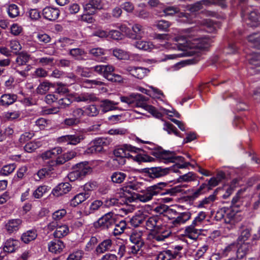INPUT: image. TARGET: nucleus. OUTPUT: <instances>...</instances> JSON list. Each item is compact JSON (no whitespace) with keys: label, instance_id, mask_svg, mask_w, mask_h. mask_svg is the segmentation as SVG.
Here are the masks:
<instances>
[{"label":"nucleus","instance_id":"f257e3e1","mask_svg":"<svg viewBox=\"0 0 260 260\" xmlns=\"http://www.w3.org/2000/svg\"><path fill=\"white\" fill-rule=\"evenodd\" d=\"M186 34L177 37L176 40L179 42L177 47L179 50L186 51L184 54L175 55L182 56L187 55H192L197 52L196 50H205L210 45L211 41L209 38H200L195 36L192 29L187 30Z\"/></svg>","mask_w":260,"mask_h":260},{"label":"nucleus","instance_id":"f03ea898","mask_svg":"<svg viewBox=\"0 0 260 260\" xmlns=\"http://www.w3.org/2000/svg\"><path fill=\"white\" fill-rule=\"evenodd\" d=\"M165 182H159L152 186H149L145 190H141L140 193H134L132 197H126L125 203L128 204L137 200L142 202H147L152 200L153 196L158 194L165 195L169 194L171 196H175L177 193L182 191L180 186H176L168 189L165 191H162V189L167 186Z\"/></svg>","mask_w":260,"mask_h":260},{"label":"nucleus","instance_id":"7ed1b4c3","mask_svg":"<svg viewBox=\"0 0 260 260\" xmlns=\"http://www.w3.org/2000/svg\"><path fill=\"white\" fill-rule=\"evenodd\" d=\"M120 100L121 102L126 104L128 107L142 108L156 118H160L162 115L155 107L147 105L146 98L141 94L133 93L128 96H121Z\"/></svg>","mask_w":260,"mask_h":260},{"label":"nucleus","instance_id":"20e7f679","mask_svg":"<svg viewBox=\"0 0 260 260\" xmlns=\"http://www.w3.org/2000/svg\"><path fill=\"white\" fill-rule=\"evenodd\" d=\"M142 150L131 145L125 144L116 148L113 152L116 157L122 158H131L133 160L139 162H150L153 158L147 155H142L140 152Z\"/></svg>","mask_w":260,"mask_h":260},{"label":"nucleus","instance_id":"39448f33","mask_svg":"<svg viewBox=\"0 0 260 260\" xmlns=\"http://www.w3.org/2000/svg\"><path fill=\"white\" fill-rule=\"evenodd\" d=\"M207 214L204 211L199 212L197 216L189 226L186 228L185 233L186 236L190 239L197 240L201 231L202 225L205 221Z\"/></svg>","mask_w":260,"mask_h":260},{"label":"nucleus","instance_id":"423d86ee","mask_svg":"<svg viewBox=\"0 0 260 260\" xmlns=\"http://www.w3.org/2000/svg\"><path fill=\"white\" fill-rule=\"evenodd\" d=\"M91 168L88 162L78 163L74 168V170L69 173L68 177L70 181L81 180L91 172Z\"/></svg>","mask_w":260,"mask_h":260},{"label":"nucleus","instance_id":"0eeeda50","mask_svg":"<svg viewBox=\"0 0 260 260\" xmlns=\"http://www.w3.org/2000/svg\"><path fill=\"white\" fill-rule=\"evenodd\" d=\"M145 224L147 230L156 233H163L165 231L162 220L158 216L146 218Z\"/></svg>","mask_w":260,"mask_h":260},{"label":"nucleus","instance_id":"6e6552de","mask_svg":"<svg viewBox=\"0 0 260 260\" xmlns=\"http://www.w3.org/2000/svg\"><path fill=\"white\" fill-rule=\"evenodd\" d=\"M110 143L109 141L104 138H98L91 141L85 153L87 154L101 152L104 150V147L107 146Z\"/></svg>","mask_w":260,"mask_h":260},{"label":"nucleus","instance_id":"1a4fd4ad","mask_svg":"<svg viewBox=\"0 0 260 260\" xmlns=\"http://www.w3.org/2000/svg\"><path fill=\"white\" fill-rule=\"evenodd\" d=\"M153 155L164 160L165 163L173 162L175 161H183L184 158L181 156H177L174 152L159 150L153 152Z\"/></svg>","mask_w":260,"mask_h":260},{"label":"nucleus","instance_id":"9d476101","mask_svg":"<svg viewBox=\"0 0 260 260\" xmlns=\"http://www.w3.org/2000/svg\"><path fill=\"white\" fill-rule=\"evenodd\" d=\"M125 73H128L133 77L142 79L149 73V70L146 68L135 66H127L124 69Z\"/></svg>","mask_w":260,"mask_h":260},{"label":"nucleus","instance_id":"9b49d317","mask_svg":"<svg viewBox=\"0 0 260 260\" xmlns=\"http://www.w3.org/2000/svg\"><path fill=\"white\" fill-rule=\"evenodd\" d=\"M114 223L115 220L113 217V214L109 212L101 217L94 223V225L96 228L104 230L109 229L114 225Z\"/></svg>","mask_w":260,"mask_h":260},{"label":"nucleus","instance_id":"f8f14e48","mask_svg":"<svg viewBox=\"0 0 260 260\" xmlns=\"http://www.w3.org/2000/svg\"><path fill=\"white\" fill-rule=\"evenodd\" d=\"M181 251H183V253H184L183 247L181 246H176L173 250H168L160 252L157 256V260H171L172 258H176L177 256L181 257Z\"/></svg>","mask_w":260,"mask_h":260},{"label":"nucleus","instance_id":"ddd939ff","mask_svg":"<svg viewBox=\"0 0 260 260\" xmlns=\"http://www.w3.org/2000/svg\"><path fill=\"white\" fill-rule=\"evenodd\" d=\"M91 69L107 79L110 74L114 72V67L111 64H99L91 68Z\"/></svg>","mask_w":260,"mask_h":260},{"label":"nucleus","instance_id":"4468645a","mask_svg":"<svg viewBox=\"0 0 260 260\" xmlns=\"http://www.w3.org/2000/svg\"><path fill=\"white\" fill-rule=\"evenodd\" d=\"M170 170V168L152 167L148 168L146 172L150 178L154 179L167 175L169 173Z\"/></svg>","mask_w":260,"mask_h":260},{"label":"nucleus","instance_id":"2eb2a0df","mask_svg":"<svg viewBox=\"0 0 260 260\" xmlns=\"http://www.w3.org/2000/svg\"><path fill=\"white\" fill-rule=\"evenodd\" d=\"M67 214V211L65 209H62L58 210L52 213V218L53 221L49 222L47 225L48 229L52 231L58 225V222Z\"/></svg>","mask_w":260,"mask_h":260},{"label":"nucleus","instance_id":"dca6fc26","mask_svg":"<svg viewBox=\"0 0 260 260\" xmlns=\"http://www.w3.org/2000/svg\"><path fill=\"white\" fill-rule=\"evenodd\" d=\"M132 32L129 34V38L133 40L141 39L146 36V28L139 24H135L132 26Z\"/></svg>","mask_w":260,"mask_h":260},{"label":"nucleus","instance_id":"f3484780","mask_svg":"<svg viewBox=\"0 0 260 260\" xmlns=\"http://www.w3.org/2000/svg\"><path fill=\"white\" fill-rule=\"evenodd\" d=\"M59 10L51 7H46L43 10L42 14L44 17L50 21L55 20L59 16Z\"/></svg>","mask_w":260,"mask_h":260},{"label":"nucleus","instance_id":"a211bd4d","mask_svg":"<svg viewBox=\"0 0 260 260\" xmlns=\"http://www.w3.org/2000/svg\"><path fill=\"white\" fill-rule=\"evenodd\" d=\"M248 14V21L249 22H247V24L250 25L251 27H256L259 24V15L257 12L255 10L251 11L250 13L246 12L244 10H242V15L244 16Z\"/></svg>","mask_w":260,"mask_h":260},{"label":"nucleus","instance_id":"6ab92c4d","mask_svg":"<svg viewBox=\"0 0 260 260\" xmlns=\"http://www.w3.org/2000/svg\"><path fill=\"white\" fill-rule=\"evenodd\" d=\"M71 189V185L68 182L61 183L54 188L52 193L54 196L59 197L69 192Z\"/></svg>","mask_w":260,"mask_h":260},{"label":"nucleus","instance_id":"aec40b11","mask_svg":"<svg viewBox=\"0 0 260 260\" xmlns=\"http://www.w3.org/2000/svg\"><path fill=\"white\" fill-rule=\"evenodd\" d=\"M118 104V103L113 101L105 99L100 102V107L102 112L106 113L110 111L116 110L117 109L116 106Z\"/></svg>","mask_w":260,"mask_h":260},{"label":"nucleus","instance_id":"412c9836","mask_svg":"<svg viewBox=\"0 0 260 260\" xmlns=\"http://www.w3.org/2000/svg\"><path fill=\"white\" fill-rule=\"evenodd\" d=\"M75 100L77 102L90 103L96 101L98 98L93 93L83 92L75 97Z\"/></svg>","mask_w":260,"mask_h":260},{"label":"nucleus","instance_id":"4be33fe9","mask_svg":"<svg viewBox=\"0 0 260 260\" xmlns=\"http://www.w3.org/2000/svg\"><path fill=\"white\" fill-rule=\"evenodd\" d=\"M62 152V148L60 147H54V148L47 150L41 154V157L44 160L50 158L56 157L58 155L61 154Z\"/></svg>","mask_w":260,"mask_h":260},{"label":"nucleus","instance_id":"5701e85b","mask_svg":"<svg viewBox=\"0 0 260 260\" xmlns=\"http://www.w3.org/2000/svg\"><path fill=\"white\" fill-rule=\"evenodd\" d=\"M89 53L94 57L99 62H104L108 58L107 57L103 56L105 54V50L101 48H92L89 51Z\"/></svg>","mask_w":260,"mask_h":260},{"label":"nucleus","instance_id":"b1692460","mask_svg":"<svg viewBox=\"0 0 260 260\" xmlns=\"http://www.w3.org/2000/svg\"><path fill=\"white\" fill-rule=\"evenodd\" d=\"M22 223V220L17 218L9 220L6 224L5 227L7 232L9 233L17 231Z\"/></svg>","mask_w":260,"mask_h":260},{"label":"nucleus","instance_id":"393cba45","mask_svg":"<svg viewBox=\"0 0 260 260\" xmlns=\"http://www.w3.org/2000/svg\"><path fill=\"white\" fill-rule=\"evenodd\" d=\"M90 196L89 192H81L76 194L70 202L71 205L76 207L88 199Z\"/></svg>","mask_w":260,"mask_h":260},{"label":"nucleus","instance_id":"a878e982","mask_svg":"<svg viewBox=\"0 0 260 260\" xmlns=\"http://www.w3.org/2000/svg\"><path fill=\"white\" fill-rule=\"evenodd\" d=\"M17 98V95L14 94H4L1 97L0 103L2 106H9L13 104Z\"/></svg>","mask_w":260,"mask_h":260},{"label":"nucleus","instance_id":"bb28decb","mask_svg":"<svg viewBox=\"0 0 260 260\" xmlns=\"http://www.w3.org/2000/svg\"><path fill=\"white\" fill-rule=\"evenodd\" d=\"M191 217V213L189 212H182L173 220L172 223L175 225H180L185 223Z\"/></svg>","mask_w":260,"mask_h":260},{"label":"nucleus","instance_id":"cd10ccee","mask_svg":"<svg viewBox=\"0 0 260 260\" xmlns=\"http://www.w3.org/2000/svg\"><path fill=\"white\" fill-rule=\"evenodd\" d=\"M56 230L53 235L55 238H61L67 235L69 233V228L66 224H60L55 228Z\"/></svg>","mask_w":260,"mask_h":260},{"label":"nucleus","instance_id":"c85d7f7f","mask_svg":"<svg viewBox=\"0 0 260 260\" xmlns=\"http://www.w3.org/2000/svg\"><path fill=\"white\" fill-rule=\"evenodd\" d=\"M212 2L209 0H202L198 2L189 6V10L191 12H196L203 8V5L209 6Z\"/></svg>","mask_w":260,"mask_h":260},{"label":"nucleus","instance_id":"c756f323","mask_svg":"<svg viewBox=\"0 0 260 260\" xmlns=\"http://www.w3.org/2000/svg\"><path fill=\"white\" fill-rule=\"evenodd\" d=\"M37 237V232L31 230L24 233L21 236V240L24 243H28L34 241Z\"/></svg>","mask_w":260,"mask_h":260},{"label":"nucleus","instance_id":"7c9ffc66","mask_svg":"<svg viewBox=\"0 0 260 260\" xmlns=\"http://www.w3.org/2000/svg\"><path fill=\"white\" fill-rule=\"evenodd\" d=\"M103 8V5L101 0H90L84 6L86 11H89L91 9L101 10Z\"/></svg>","mask_w":260,"mask_h":260},{"label":"nucleus","instance_id":"2f4dec72","mask_svg":"<svg viewBox=\"0 0 260 260\" xmlns=\"http://www.w3.org/2000/svg\"><path fill=\"white\" fill-rule=\"evenodd\" d=\"M216 199L215 194H211L207 198L199 201L198 202L197 207L198 208H206L209 205L212 204Z\"/></svg>","mask_w":260,"mask_h":260},{"label":"nucleus","instance_id":"473e14b6","mask_svg":"<svg viewBox=\"0 0 260 260\" xmlns=\"http://www.w3.org/2000/svg\"><path fill=\"white\" fill-rule=\"evenodd\" d=\"M30 59V55L26 53L21 52L16 57L15 62L18 66L26 64Z\"/></svg>","mask_w":260,"mask_h":260},{"label":"nucleus","instance_id":"72a5a7b5","mask_svg":"<svg viewBox=\"0 0 260 260\" xmlns=\"http://www.w3.org/2000/svg\"><path fill=\"white\" fill-rule=\"evenodd\" d=\"M120 249L126 250L129 254H138L141 253L140 245H127L126 246L122 245Z\"/></svg>","mask_w":260,"mask_h":260},{"label":"nucleus","instance_id":"f704fd0d","mask_svg":"<svg viewBox=\"0 0 260 260\" xmlns=\"http://www.w3.org/2000/svg\"><path fill=\"white\" fill-rule=\"evenodd\" d=\"M126 177V174L119 171L114 172L111 176V179L112 182L117 184H120L123 182Z\"/></svg>","mask_w":260,"mask_h":260},{"label":"nucleus","instance_id":"c9c22d12","mask_svg":"<svg viewBox=\"0 0 260 260\" xmlns=\"http://www.w3.org/2000/svg\"><path fill=\"white\" fill-rule=\"evenodd\" d=\"M42 146L41 141L35 140L27 143L24 147V150L28 153L35 151Z\"/></svg>","mask_w":260,"mask_h":260},{"label":"nucleus","instance_id":"e433bc0d","mask_svg":"<svg viewBox=\"0 0 260 260\" xmlns=\"http://www.w3.org/2000/svg\"><path fill=\"white\" fill-rule=\"evenodd\" d=\"M113 54L118 59H128L129 58V52L118 48L113 49Z\"/></svg>","mask_w":260,"mask_h":260},{"label":"nucleus","instance_id":"4c0bfd02","mask_svg":"<svg viewBox=\"0 0 260 260\" xmlns=\"http://www.w3.org/2000/svg\"><path fill=\"white\" fill-rule=\"evenodd\" d=\"M146 217L144 214H138L133 216L130 222L132 225L134 227L139 226L141 224L145 223Z\"/></svg>","mask_w":260,"mask_h":260},{"label":"nucleus","instance_id":"58836bf2","mask_svg":"<svg viewBox=\"0 0 260 260\" xmlns=\"http://www.w3.org/2000/svg\"><path fill=\"white\" fill-rule=\"evenodd\" d=\"M16 168L15 163L5 165L0 170V176H6L12 173Z\"/></svg>","mask_w":260,"mask_h":260},{"label":"nucleus","instance_id":"ea45409f","mask_svg":"<svg viewBox=\"0 0 260 260\" xmlns=\"http://www.w3.org/2000/svg\"><path fill=\"white\" fill-rule=\"evenodd\" d=\"M231 250L230 245L225 247L224 248H221L218 253L213 254L209 260H219L220 257L226 256L228 255V252Z\"/></svg>","mask_w":260,"mask_h":260},{"label":"nucleus","instance_id":"a19ab883","mask_svg":"<svg viewBox=\"0 0 260 260\" xmlns=\"http://www.w3.org/2000/svg\"><path fill=\"white\" fill-rule=\"evenodd\" d=\"M135 46L139 49L144 51H149L153 48V45L151 42L144 41H138L136 42Z\"/></svg>","mask_w":260,"mask_h":260},{"label":"nucleus","instance_id":"79ce46f5","mask_svg":"<svg viewBox=\"0 0 260 260\" xmlns=\"http://www.w3.org/2000/svg\"><path fill=\"white\" fill-rule=\"evenodd\" d=\"M51 170V168H44L40 169L37 174L34 175V179L36 181H39L46 176L50 175Z\"/></svg>","mask_w":260,"mask_h":260},{"label":"nucleus","instance_id":"37998d69","mask_svg":"<svg viewBox=\"0 0 260 260\" xmlns=\"http://www.w3.org/2000/svg\"><path fill=\"white\" fill-rule=\"evenodd\" d=\"M113 234L114 236H118L122 234L126 228V224L125 221L122 220L118 223L113 225Z\"/></svg>","mask_w":260,"mask_h":260},{"label":"nucleus","instance_id":"c03bdc74","mask_svg":"<svg viewBox=\"0 0 260 260\" xmlns=\"http://www.w3.org/2000/svg\"><path fill=\"white\" fill-rule=\"evenodd\" d=\"M248 41L253 47L260 50V32L254 33L248 37Z\"/></svg>","mask_w":260,"mask_h":260},{"label":"nucleus","instance_id":"a18cd8bd","mask_svg":"<svg viewBox=\"0 0 260 260\" xmlns=\"http://www.w3.org/2000/svg\"><path fill=\"white\" fill-rule=\"evenodd\" d=\"M250 236V230L248 228H243L237 239L238 244H244Z\"/></svg>","mask_w":260,"mask_h":260},{"label":"nucleus","instance_id":"49530a36","mask_svg":"<svg viewBox=\"0 0 260 260\" xmlns=\"http://www.w3.org/2000/svg\"><path fill=\"white\" fill-rule=\"evenodd\" d=\"M143 235L141 232H134L129 237L130 241L133 244H144Z\"/></svg>","mask_w":260,"mask_h":260},{"label":"nucleus","instance_id":"de8ad7c7","mask_svg":"<svg viewBox=\"0 0 260 260\" xmlns=\"http://www.w3.org/2000/svg\"><path fill=\"white\" fill-rule=\"evenodd\" d=\"M69 144L76 145L84 139V136L81 134L69 135Z\"/></svg>","mask_w":260,"mask_h":260},{"label":"nucleus","instance_id":"09e8293b","mask_svg":"<svg viewBox=\"0 0 260 260\" xmlns=\"http://www.w3.org/2000/svg\"><path fill=\"white\" fill-rule=\"evenodd\" d=\"M50 189L48 186L42 185L39 186L33 192L32 196L36 199L41 198L45 193Z\"/></svg>","mask_w":260,"mask_h":260},{"label":"nucleus","instance_id":"8fccbe9b","mask_svg":"<svg viewBox=\"0 0 260 260\" xmlns=\"http://www.w3.org/2000/svg\"><path fill=\"white\" fill-rule=\"evenodd\" d=\"M196 179V174L192 172H189L184 175L180 176L178 179V182H189L194 181Z\"/></svg>","mask_w":260,"mask_h":260},{"label":"nucleus","instance_id":"3c124183","mask_svg":"<svg viewBox=\"0 0 260 260\" xmlns=\"http://www.w3.org/2000/svg\"><path fill=\"white\" fill-rule=\"evenodd\" d=\"M51 86V84L49 82H43L38 86L36 91L39 94H44L49 90Z\"/></svg>","mask_w":260,"mask_h":260},{"label":"nucleus","instance_id":"603ef678","mask_svg":"<svg viewBox=\"0 0 260 260\" xmlns=\"http://www.w3.org/2000/svg\"><path fill=\"white\" fill-rule=\"evenodd\" d=\"M248 59L250 63L256 66L257 67H260V63L257 62L260 60V51H257L253 53L251 55L248 56Z\"/></svg>","mask_w":260,"mask_h":260},{"label":"nucleus","instance_id":"864d4df0","mask_svg":"<svg viewBox=\"0 0 260 260\" xmlns=\"http://www.w3.org/2000/svg\"><path fill=\"white\" fill-rule=\"evenodd\" d=\"M202 24L205 27L204 29L206 28V31L209 32H212L216 30L217 24H215L210 19L204 20Z\"/></svg>","mask_w":260,"mask_h":260},{"label":"nucleus","instance_id":"5fc2aeb1","mask_svg":"<svg viewBox=\"0 0 260 260\" xmlns=\"http://www.w3.org/2000/svg\"><path fill=\"white\" fill-rule=\"evenodd\" d=\"M99 109L95 105H91L85 109V114L89 116H95L99 113Z\"/></svg>","mask_w":260,"mask_h":260},{"label":"nucleus","instance_id":"6e6d98bb","mask_svg":"<svg viewBox=\"0 0 260 260\" xmlns=\"http://www.w3.org/2000/svg\"><path fill=\"white\" fill-rule=\"evenodd\" d=\"M7 12L9 17L11 18H15L19 15V7L15 4L9 5Z\"/></svg>","mask_w":260,"mask_h":260},{"label":"nucleus","instance_id":"4d7b16f0","mask_svg":"<svg viewBox=\"0 0 260 260\" xmlns=\"http://www.w3.org/2000/svg\"><path fill=\"white\" fill-rule=\"evenodd\" d=\"M85 86L88 88H94L96 86H101L105 85L103 82L98 80L86 79L83 82Z\"/></svg>","mask_w":260,"mask_h":260},{"label":"nucleus","instance_id":"13d9d810","mask_svg":"<svg viewBox=\"0 0 260 260\" xmlns=\"http://www.w3.org/2000/svg\"><path fill=\"white\" fill-rule=\"evenodd\" d=\"M248 245H240L237 250V255L239 258H242L249 251Z\"/></svg>","mask_w":260,"mask_h":260},{"label":"nucleus","instance_id":"bf43d9fd","mask_svg":"<svg viewBox=\"0 0 260 260\" xmlns=\"http://www.w3.org/2000/svg\"><path fill=\"white\" fill-rule=\"evenodd\" d=\"M163 129L167 131L169 134H173L177 136H179V132L176 127L171 123L165 122Z\"/></svg>","mask_w":260,"mask_h":260},{"label":"nucleus","instance_id":"052dcab7","mask_svg":"<svg viewBox=\"0 0 260 260\" xmlns=\"http://www.w3.org/2000/svg\"><path fill=\"white\" fill-rule=\"evenodd\" d=\"M91 68H83L81 66H78L76 68V71L77 74L82 77H89L91 75V72L90 71Z\"/></svg>","mask_w":260,"mask_h":260},{"label":"nucleus","instance_id":"680f3d73","mask_svg":"<svg viewBox=\"0 0 260 260\" xmlns=\"http://www.w3.org/2000/svg\"><path fill=\"white\" fill-rule=\"evenodd\" d=\"M111 241L110 239H102L100 236H95L92 237L88 244H111Z\"/></svg>","mask_w":260,"mask_h":260},{"label":"nucleus","instance_id":"e2e57ef3","mask_svg":"<svg viewBox=\"0 0 260 260\" xmlns=\"http://www.w3.org/2000/svg\"><path fill=\"white\" fill-rule=\"evenodd\" d=\"M208 249V246L207 245H204L201 247L194 251L193 255L196 260H197L202 257L204 253Z\"/></svg>","mask_w":260,"mask_h":260},{"label":"nucleus","instance_id":"0e129e2a","mask_svg":"<svg viewBox=\"0 0 260 260\" xmlns=\"http://www.w3.org/2000/svg\"><path fill=\"white\" fill-rule=\"evenodd\" d=\"M33 132H25L20 135L19 142L20 144H23L26 142L30 140L34 136Z\"/></svg>","mask_w":260,"mask_h":260},{"label":"nucleus","instance_id":"69168bd1","mask_svg":"<svg viewBox=\"0 0 260 260\" xmlns=\"http://www.w3.org/2000/svg\"><path fill=\"white\" fill-rule=\"evenodd\" d=\"M103 206V202L101 200H95L90 205L89 213H93Z\"/></svg>","mask_w":260,"mask_h":260},{"label":"nucleus","instance_id":"338daca9","mask_svg":"<svg viewBox=\"0 0 260 260\" xmlns=\"http://www.w3.org/2000/svg\"><path fill=\"white\" fill-rule=\"evenodd\" d=\"M64 248V245H49V251L54 254L60 253Z\"/></svg>","mask_w":260,"mask_h":260},{"label":"nucleus","instance_id":"774afa93","mask_svg":"<svg viewBox=\"0 0 260 260\" xmlns=\"http://www.w3.org/2000/svg\"><path fill=\"white\" fill-rule=\"evenodd\" d=\"M69 54L73 57L78 58L85 54L84 51L79 48H73L70 50Z\"/></svg>","mask_w":260,"mask_h":260}]
</instances>
